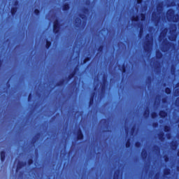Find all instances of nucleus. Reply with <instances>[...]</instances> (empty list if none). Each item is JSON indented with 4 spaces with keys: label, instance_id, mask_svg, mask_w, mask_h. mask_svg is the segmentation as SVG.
I'll return each mask as SVG.
<instances>
[{
    "label": "nucleus",
    "instance_id": "24",
    "mask_svg": "<svg viewBox=\"0 0 179 179\" xmlns=\"http://www.w3.org/2000/svg\"><path fill=\"white\" fill-rule=\"evenodd\" d=\"M18 45H26V44H18Z\"/></svg>",
    "mask_w": 179,
    "mask_h": 179
},
{
    "label": "nucleus",
    "instance_id": "23",
    "mask_svg": "<svg viewBox=\"0 0 179 179\" xmlns=\"http://www.w3.org/2000/svg\"><path fill=\"white\" fill-rule=\"evenodd\" d=\"M62 45H71V44H63Z\"/></svg>",
    "mask_w": 179,
    "mask_h": 179
},
{
    "label": "nucleus",
    "instance_id": "15",
    "mask_svg": "<svg viewBox=\"0 0 179 179\" xmlns=\"http://www.w3.org/2000/svg\"><path fill=\"white\" fill-rule=\"evenodd\" d=\"M14 6H15V7L19 6V1L16 0V1L14 2Z\"/></svg>",
    "mask_w": 179,
    "mask_h": 179
},
{
    "label": "nucleus",
    "instance_id": "14",
    "mask_svg": "<svg viewBox=\"0 0 179 179\" xmlns=\"http://www.w3.org/2000/svg\"><path fill=\"white\" fill-rule=\"evenodd\" d=\"M79 16L81 17V19H83V20L86 19V15L85 14H80Z\"/></svg>",
    "mask_w": 179,
    "mask_h": 179
},
{
    "label": "nucleus",
    "instance_id": "3",
    "mask_svg": "<svg viewBox=\"0 0 179 179\" xmlns=\"http://www.w3.org/2000/svg\"><path fill=\"white\" fill-rule=\"evenodd\" d=\"M61 30V23H59V20L56 19L53 22V33L54 34H58Z\"/></svg>",
    "mask_w": 179,
    "mask_h": 179
},
{
    "label": "nucleus",
    "instance_id": "26",
    "mask_svg": "<svg viewBox=\"0 0 179 179\" xmlns=\"http://www.w3.org/2000/svg\"><path fill=\"white\" fill-rule=\"evenodd\" d=\"M122 45H127L125 43H122Z\"/></svg>",
    "mask_w": 179,
    "mask_h": 179
},
{
    "label": "nucleus",
    "instance_id": "4",
    "mask_svg": "<svg viewBox=\"0 0 179 179\" xmlns=\"http://www.w3.org/2000/svg\"><path fill=\"white\" fill-rule=\"evenodd\" d=\"M173 15H174V10L170 9L167 12V16H169L171 17V19H173V23H178V22H179V15L176 14L173 16Z\"/></svg>",
    "mask_w": 179,
    "mask_h": 179
},
{
    "label": "nucleus",
    "instance_id": "33",
    "mask_svg": "<svg viewBox=\"0 0 179 179\" xmlns=\"http://www.w3.org/2000/svg\"><path fill=\"white\" fill-rule=\"evenodd\" d=\"M178 45H179V43H178Z\"/></svg>",
    "mask_w": 179,
    "mask_h": 179
},
{
    "label": "nucleus",
    "instance_id": "29",
    "mask_svg": "<svg viewBox=\"0 0 179 179\" xmlns=\"http://www.w3.org/2000/svg\"><path fill=\"white\" fill-rule=\"evenodd\" d=\"M166 93H169V90H166Z\"/></svg>",
    "mask_w": 179,
    "mask_h": 179
},
{
    "label": "nucleus",
    "instance_id": "16",
    "mask_svg": "<svg viewBox=\"0 0 179 179\" xmlns=\"http://www.w3.org/2000/svg\"><path fill=\"white\" fill-rule=\"evenodd\" d=\"M85 3L86 5L89 6L92 3V2L90 1V0H86Z\"/></svg>",
    "mask_w": 179,
    "mask_h": 179
},
{
    "label": "nucleus",
    "instance_id": "20",
    "mask_svg": "<svg viewBox=\"0 0 179 179\" xmlns=\"http://www.w3.org/2000/svg\"><path fill=\"white\" fill-rule=\"evenodd\" d=\"M73 45H82V44H73ZM83 45H89L88 44H83Z\"/></svg>",
    "mask_w": 179,
    "mask_h": 179
},
{
    "label": "nucleus",
    "instance_id": "8",
    "mask_svg": "<svg viewBox=\"0 0 179 179\" xmlns=\"http://www.w3.org/2000/svg\"><path fill=\"white\" fill-rule=\"evenodd\" d=\"M143 36V25L140 26V30L138 33V37H142Z\"/></svg>",
    "mask_w": 179,
    "mask_h": 179
},
{
    "label": "nucleus",
    "instance_id": "2",
    "mask_svg": "<svg viewBox=\"0 0 179 179\" xmlns=\"http://www.w3.org/2000/svg\"><path fill=\"white\" fill-rule=\"evenodd\" d=\"M167 33H169V28L167 27L164 28L161 31L158 37L159 43H164L167 41Z\"/></svg>",
    "mask_w": 179,
    "mask_h": 179
},
{
    "label": "nucleus",
    "instance_id": "30",
    "mask_svg": "<svg viewBox=\"0 0 179 179\" xmlns=\"http://www.w3.org/2000/svg\"><path fill=\"white\" fill-rule=\"evenodd\" d=\"M54 45H58V44H55Z\"/></svg>",
    "mask_w": 179,
    "mask_h": 179
},
{
    "label": "nucleus",
    "instance_id": "9",
    "mask_svg": "<svg viewBox=\"0 0 179 179\" xmlns=\"http://www.w3.org/2000/svg\"><path fill=\"white\" fill-rule=\"evenodd\" d=\"M141 16V22H145V20H146V14L145 13H141L140 14Z\"/></svg>",
    "mask_w": 179,
    "mask_h": 179
},
{
    "label": "nucleus",
    "instance_id": "5",
    "mask_svg": "<svg viewBox=\"0 0 179 179\" xmlns=\"http://www.w3.org/2000/svg\"><path fill=\"white\" fill-rule=\"evenodd\" d=\"M145 40L147 43L145 44H142V45H153L152 43V35L150 34H147L145 36Z\"/></svg>",
    "mask_w": 179,
    "mask_h": 179
},
{
    "label": "nucleus",
    "instance_id": "1",
    "mask_svg": "<svg viewBox=\"0 0 179 179\" xmlns=\"http://www.w3.org/2000/svg\"><path fill=\"white\" fill-rule=\"evenodd\" d=\"M169 41H176L177 40V26L172 24L169 29V36H168Z\"/></svg>",
    "mask_w": 179,
    "mask_h": 179
},
{
    "label": "nucleus",
    "instance_id": "11",
    "mask_svg": "<svg viewBox=\"0 0 179 179\" xmlns=\"http://www.w3.org/2000/svg\"><path fill=\"white\" fill-rule=\"evenodd\" d=\"M34 15H36V16H40V10H38V9H35L34 10Z\"/></svg>",
    "mask_w": 179,
    "mask_h": 179
},
{
    "label": "nucleus",
    "instance_id": "6",
    "mask_svg": "<svg viewBox=\"0 0 179 179\" xmlns=\"http://www.w3.org/2000/svg\"><path fill=\"white\" fill-rule=\"evenodd\" d=\"M71 9V6L69 4V3H65L62 6V10L64 12H68Z\"/></svg>",
    "mask_w": 179,
    "mask_h": 179
},
{
    "label": "nucleus",
    "instance_id": "28",
    "mask_svg": "<svg viewBox=\"0 0 179 179\" xmlns=\"http://www.w3.org/2000/svg\"><path fill=\"white\" fill-rule=\"evenodd\" d=\"M116 45H120V43H117Z\"/></svg>",
    "mask_w": 179,
    "mask_h": 179
},
{
    "label": "nucleus",
    "instance_id": "12",
    "mask_svg": "<svg viewBox=\"0 0 179 179\" xmlns=\"http://www.w3.org/2000/svg\"><path fill=\"white\" fill-rule=\"evenodd\" d=\"M89 12H90L89 8L85 7L83 8V13H85V15H86V13H87Z\"/></svg>",
    "mask_w": 179,
    "mask_h": 179
},
{
    "label": "nucleus",
    "instance_id": "22",
    "mask_svg": "<svg viewBox=\"0 0 179 179\" xmlns=\"http://www.w3.org/2000/svg\"><path fill=\"white\" fill-rule=\"evenodd\" d=\"M99 45H110V44H99Z\"/></svg>",
    "mask_w": 179,
    "mask_h": 179
},
{
    "label": "nucleus",
    "instance_id": "27",
    "mask_svg": "<svg viewBox=\"0 0 179 179\" xmlns=\"http://www.w3.org/2000/svg\"><path fill=\"white\" fill-rule=\"evenodd\" d=\"M35 45H40V44H35Z\"/></svg>",
    "mask_w": 179,
    "mask_h": 179
},
{
    "label": "nucleus",
    "instance_id": "18",
    "mask_svg": "<svg viewBox=\"0 0 179 179\" xmlns=\"http://www.w3.org/2000/svg\"><path fill=\"white\" fill-rule=\"evenodd\" d=\"M45 45H52L51 41H46V44Z\"/></svg>",
    "mask_w": 179,
    "mask_h": 179
},
{
    "label": "nucleus",
    "instance_id": "31",
    "mask_svg": "<svg viewBox=\"0 0 179 179\" xmlns=\"http://www.w3.org/2000/svg\"><path fill=\"white\" fill-rule=\"evenodd\" d=\"M94 45H97V44H94Z\"/></svg>",
    "mask_w": 179,
    "mask_h": 179
},
{
    "label": "nucleus",
    "instance_id": "17",
    "mask_svg": "<svg viewBox=\"0 0 179 179\" xmlns=\"http://www.w3.org/2000/svg\"><path fill=\"white\" fill-rule=\"evenodd\" d=\"M143 2V0H137V3L141 5Z\"/></svg>",
    "mask_w": 179,
    "mask_h": 179
},
{
    "label": "nucleus",
    "instance_id": "7",
    "mask_svg": "<svg viewBox=\"0 0 179 179\" xmlns=\"http://www.w3.org/2000/svg\"><path fill=\"white\" fill-rule=\"evenodd\" d=\"M17 13V7H12L10 9V13L12 16H15Z\"/></svg>",
    "mask_w": 179,
    "mask_h": 179
},
{
    "label": "nucleus",
    "instance_id": "25",
    "mask_svg": "<svg viewBox=\"0 0 179 179\" xmlns=\"http://www.w3.org/2000/svg\"><path fill=\"white\" fill-rule=\"evenodd\" d=\"M8 45H15V44H8Z\"/></svg>",
    "mask_w": 179,
    "mask_h": 179
},
{
    "label": "nucleus",
    "instance_id": "10",
    "mask_svg": "<svg viewBox=\"0 0 179 179\" xmlns=\"http://www.w3.org/2000/svg\"><path fill=\"white\" fill-rule=\"evenodd\" d=\"M131 22H139V16H132L131 17Z\"/></svg>",
    "mask_w": 179,
    "mask_h": 179
},
{
    "label": "nucleus",
    "instance_id": "19",
    "mask_svg": "<svg viewBox=\"0 0 179 179\" xmlns=\"http://www.w3.org/2000/svg\"><path fill=\"white\" fill-rule=\"evenodd\" d=\"M152 30H155V28L153 27H150L149 31H152Z\"/></svg>",
    "mask_w": 179,
    "mask_h": 179
},
{
    "label": "nucleus",
    "instance_id": "13",
    "mask_svg": "<svg viewBox=\"0 0 179 179\" xmlns=\"http://www.w3.org/2000/svg\"><path fill=\"white\" fill-rule=\"evenodd\" d=\"M159 45H177L176 43L159 44Z\"/></svg>",
    "mask_w": 179,
    "mask_h": 179
},
{
    "label": "nucleus",
    "instance_id": "21",
    "mask_svg": "<svg viewBox=\"0 0 179 179\" xmlns=\"http://www.w3.org/2000/svg\"><path fill=\"white\" fill-rule=\"evenodd\" d=\"M155 15L156 16V13H152V19H155Z\"/></svg>",
    "mask_w": 179,
    "mask_h": 179
},
{
    "label": "nucleus",
    "instance_id": "32",
    "mask_svg": "<svg viewBox=\"0 0 179 179\" xmlns=\"http://www.w3.org/2000/svg\"><path fill=\"white\" fill-rule=\"evenodd\" d=\"M155 45H157V44H155Z\"/></svg>",
    "mask_w": 179,
    "mask_h": 179
}]
</instances>
